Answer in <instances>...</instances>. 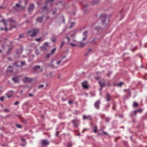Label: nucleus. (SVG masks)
<instances>
[{
  "mask_svg": "<svg viewBox=\"0 0 147 147\" xmlns=\"http://www.w3.org/2000/svg\"><path fill=\"white\" fill-rule=\"evenodd\" d=\"M83 38L82 40L83 41L85 40L87 37V31H86L83 33Z\"/></svg>",
  "mask_w": 147,
  "mask_h": 147,
  "instance_id": "obj_13",
  "label": "nucleus"
},
{
  "mask_svg": "<svg viewBox=\"0 0 147 147\" xmlns=\"http://www.w3.org/2000/svg\"><path fill=\"white\" fill-rule=\"evenodd\" d=\"M75 24V23L74 22H71L70 23V25L69 26V27L70 28H72L73 27Z\"/></svg>",
  "mask_w": 147,
  "mask_h": 147,
  "instance_id": "obj_23",
  "label": "nucleus"
},
{
  "mask_svg": "<svg viewBox=\"0 0 147 147\" xmlns=\"http://www.w3.org/2000/svg\"><path fill=\"white\" fill-rule=\"evenodd\" d=\"M2 52V51L1 50H0V53Z\"/></svg>",
  "mask_w": 147,
  "mask_h": 147,
  "instance_id": "obj_64",
  "label": "nucleus"
},
{
  "mask_svg": "<svg viewBox=\"0 0 147 147\" xmlns=\"http://www.w3.org/2000/svg\"><path fill=\"white\" fill-rule=\"evenodd\" d=\"M72 145V144L71 142H69L68 143L67 147H71Z\"/></svg>",
  "mask_w": 147,
  "mask_h": 147,
  "instance_id": "obj_26",
  "label": "nucleus"
},
{
  "mask_svg": "<svg viewBox=\"0 0 147 147\" xmlns=\"http://www.w3.org/2000/svg\"><path fill=\"white\" fill-rule=\"evenodd\" d=\"M137 111V112H141L142 111V110L141 109H138Z\"/></svg>",
  "mask_w": 147,
  "mask_h": 147,
  "instance_id": "obj_44",
  "label": "nucleus"
},
{
  "mask_svg": "<svg viewBox=\"0 0 147 147\" xmlns=\"http://www.w3.org/2000/svg\"><path fill=\"white\" fill-rule=\"evenodd\" d=\"M100 101L98 100L94 104V106L95 108L97 109H98L100 107Z\"/></svg>",
  "mask_w": 147,
  "mask_h": 147,
  "instance_id": "obj_8",
  "label": "nucleus"
},
{
  "mask_svg": "<svg viewBox=\"0 0 147 147\" xmlns=\"http://www.w3.org/2000/svg\"><path fill=\"white\" fill-rule=\"evenodd\" d=\"M64 43H65V42H64V41H62L61 42V45L60 46V47L61 48L63 46L64 44Z\"/></svg>",
  "mask_w": 147,
  "mask_h": 147,
  "instance_id": "obj_37",
  "label": "nucleus"
},
{
  "mask_svg": "<svg viewBox=\"0 0 147 147\" xmlns=\"http://www.w3.org/2000/svg\"><path fill=\"white\" fill-rule=\"evenodd\" d=\"M19 102L18 101H16L14 103V105H17L18 104Z\"/></svg>",
  "mask_w": 147,
  "mask_h": 147,
  "instance_id": "obj_39",
  "label": "nucleus"
},
{
  "mask_svg": "<svg viewBox=\"0 0 147 147\" xmlns=\"http://www.w3.org/2000/svg\"><path fill=\"white\" fill-rule=\"evenodd\" d=\"M52 40L53 42H54L55 41V39H52Z\"/></svg>",
  "mask_w": 147,
  "mask_h": 147,
  "instance_id": "obj_51",
  "label": "nucleus"
},
{
  "mask_svg": "<svg viewBox=\"0 0 147 147\" xmlns=\"http://www.w3.org/2000/svg\"><path fill=\"white\" fill-rule=\"evenodd\" d=\"M14 9L16 11L21 10L22 8L19 4H16V5L13 7Z\"/></svg>",
  "mask_w": 147,
  "mask_h": 147,
  "instance_id": "obj_4",
  "label": "nucleus"
},
{
  "mask_svg": "<svg viewBox=\"0 0 147 147\" xmlns=\"http://www.w3.org/2000/svg\"><path fill=\"white\" fill-rule=\"evenodd\" d=\"M19 36L20 38H21L22 36V35H20Z\"/></svg>",
  "mask_w": 147,
  "mask_h": 147,
  "instance_id": "obj_58",
  "label": "nucleus"
},
{
  "mask_svg": "<svg viewBox=\"0 0 147 147\" xmlns=\"http://www.w3.org/2000/svg\"><path fill=\"white\" fill-rule=\"evenodd\" d=\"M32 80V79H30L28 77H25L23 79V81L24 82H28Z\"/></svg>",
  "mask_w": 147,
  "mask_h": 147,
  "instance_id": "obj_12",
  "label": "nucleus"
},
{
  "mask_svg": "<svg viewBox=\"0 0 147 147\" xmlns=\"http://www.w3.org/2000/svg\"><path fill=\"white\" fill-rule=\"evenodd\" d=\"M62 18H63V23H64V17L63 16H62L61 17Z\"/></svg>",
  "mask_w": 147,
  "mask_h": 147,
  "instance_id": "obj_48",
  "label": "nucleus"
},
{
  "mask_svg": "<svg viewBox=\"0 0 147 147\" xmlns=\"http://www.w3.org/2000/svg\"><path fill=\"white\" fill-rule=\"evenodd\" d=\"M102 87H101L100 88V90H102Z\"/></svg>",
  "mask_w": 147,
  "mask_h": 147,
  "instance_id": "obj_61",
  "label": "nucleus"
},
{
  "mask_svg": "<svg viewBox=\"0 0 147 147\" xmlns=\"http://www.w3.org/2000/svg\"><path fill=\"white\" fill-rule=\"evenodd\" d=\"M54 60H53L51 61V64H47V66H49V67H50L52 68H57V67L55 66L54 65L52 64V62Z\"/></svg>",
  "mask_w": 147,
  "mask_h": 147,
  "instance_id": "obj_10",
  "label": "nucleus"
},
{
  "mask_svg": "<svg viewBox=\"0 0 147 147\" xmlns=\"http://www.w3.org/2000/svg\"><path fill=\"white\" fill-rule=\"evenodd\" d=\"M3 30V28H2L1 27V30Z\"/></svg>",
  "mask_w": 147,
  "mask_h": 147,
  "instance_id": "obj_59",
  "label": "nucleus"
},
{
  "mask_svg": "<svg viewBox=\"0 0 147 147\" xmlns=\"http://www.w3.org/2000/svg\"><path fill=\"white\" fill-rule=\"evenodd\" d=\"M84 13H86V12L85 10L84 11Z\"/></svg>",
  "mask_w": 147,
  "mask_h": 147,
  "instance_id": "obj_63",
  "label": "nucleus"
},
{
  "mask_svg": "<svg viewBox=\"0 0 147 147\" xmlns=\"http://www.w3.org/2000/svg\"><path fill=\"white\" fill-rule=\"evenodd\" d=\"M56 11H53V12L52 14L53 15L55 14L56 13Z\"/></svg>",
  "mask_w": 147,
  "mask_h": 147,
  "instance_id": "obj_52",
  "label": "nucleus"
},
{
  "mask_svg": "<svg viewBox=\"0 0 147 147\" xmlns=\"http://www.w3.org/2000/svg\"><path fill=\"white\" fill-rule=\"evenodd\" d=\"M66 38H67V39L68 41L69 42V38L68 37V36H66Z\"/></svg>",
  "mask_w": 147,
  "mask_h": 147,
  "instance_id": "obj_46",
  "label": "nucleus"
},
{
  "mask_svg": "<svg viewBox=\"0 0 147 147\" xmlns=\"http://www.w3.org/2000/svg\"><path fill=\"white\" fill-rule=\"evenodd\" d=\"M56 48H54L51 50L50 53L51 54V55H53L54 54L56 50Z\"/></svg>",
  "mask_w": 147,
  "mask_h": 147,
  "instance_id": "obj_20",
  "label": "nucleus"
},
{
  "mask_svg": "<svg viewBox=\"0 0 147 147\" xmlns=\"http://www.w3.org/2000/svg\"><path fill=\"white\" fill-rule=\"evenodd\" d=\"M13 65H16L17 67L19 66L18 65H17L16 63H14L13 64Z\"/></svg>",
  "mask_w": 147,
  "mask_h": 147,
  "instance_id": "obj_50",
  "label": "nucleus"
},
{
  "mask_svg": "<svg viewBox=\"0 0 147 147\" xmlns=\"http://www.w3.org/2000/svg\"><path fill=\"white\" fill-rule=\"evenodd\" d=\"M11 66H9L8 67V69H7L8 71L9 72H12L13 71V70L12 69H11Z\"/></svg>",
  "mask_w": 147,
  "mask_h": 147,
  "instance_id": "obj_21",
  "label": "nucleus"
},
{
  "mask_svg": "<svg viewBox=\"0 0 147 147\" xmlns=\"http://www.w3.org/2000/svg\"><path fill=\"white\" fill-rule=\"evenodd\" d=\"M97 127L96 126H95L94 127V133H96L97 131Z\"/></svg>",
  "mask_w": 147,
  "mask_h": 147,
  "instance_id": "obj_29",
  "label": "nucleus"
},
{
  "mask_svg": "<svg viewBox=\"0 0 147 147\" xmlns=\"http://www.w3.org/2000/svg\"><path fill=\"white\" fill-rule=\"evenodd\" d=\"M44 16H43L40 17H38L36 19V21L37 22H41L43 20V18Z\"/></svg>",
  "mask_w": 147,
  "mask_h": 147,
  "instance_id": "obj_16",
  "label": "nucleus"
},
{
  "mask_svg": "<svg viewBox=\"0 0 147 147\" xmlns=\"http://www.w3.org/2000/svg\"><path fill=\"white\" fill-rule=\"evenodd\" d=\"M70 44L71 46L73 47H74L76 45L75 44H74L72 43H70Z\"/></svg>",
  "mask_w": 147,
  "mask_h": 147,
  "instance_id": "obj_35",
  "label": "nucleus"
},
{
  "mask_svg": "<svg viewBox=\"0 0 147 147\" xmlns=\"http://www.w3.org/2000/svg\"><path fill=\"white\" fill-rule=\"evenodd\" d=\"M21 140H22L23 141L25 142V140L24 139V138L23 137H22Z\"/></svg>",
  "mask_w": 147,
  "mask_h": 147,
  "instance_id": "obj_43",
  "label": "nucleus"
},
{
  "mask_svg": "<svg viewBox=\"0 0 147 147\" xmlns=\"http://www.w3.org/2000/svg\"><path fill=\"white\" fill-rule=\"evenodd\" d=\"M70 33H71L70 36H73V34H74V32L71 31L70 32Z\"/></svg>",
  "mask_w": 147,
  "mask_h": 147,
  "instance_id": "obj_36",
  "label": "nucleus"
},
{
  "mask_svg": "<svg viewBox=\"0 0 147 147\" xmlns=\"http://www.w3.org/2000/svg\"><path fill=\"white\" fill-rule=\"evenodd\" d=\"M39 32L38 29H34L28 32V34L30 36L32 37L35 36Z\"/></svg>",
  "mask_w": 147,
  "mask_h": 147,
  "instance_id": "obj_2",
  "label": "nucleus"
},
{
  "mask_svg": "<svg viewBox=\"0 0 147 147\" xmlns=\"http://www.w3.org/2000/svg\"><path fill=\"white\" fill-rule=\"evenodd\" d=\"M35 72H38V71L40 70V71L42 72V69L40 70V66L39 65H37L34 66L33 68Z\"/></svg>",
  "mask_w": 147,
  "mask_h": 147,
  "instance_id": "obj_7",
  "label": "nucleus"
},
{
  "mask_svg": "<svg viewBox=\"0 0 147 147\" xmlns=\"http://www.w3.org/2000/svg\"><path fill=\"white\" fill-rule=\"evenodd\" d=\"M42 145L45 146L48 145L49 142L46 140H43L42 141Z\"/></svg>",
  "mask_w": 147,
  "mask_h": 147,
  "instance_id": "obj_14",
  "label": "nucleus"
},
{
  "mask_svg": "<svg viewBox=\"0 0 147 147\" xmlns=\"http://www.w3.org/2000/svg\"><path fill=\"white\" fill-rule=\"evenodd\" d=\"M72 122L75 127H78L79 125V120L78 119H76L73 120Z\"/></svg>",
  "mask_w": 147,
  "mask_h": 147,
  "instance_id": "obj_5",
  "label": "nucleus"
},
{
  "mask_svg": "<svg viewBox=\"0 0 147 147\" xmlns=\"http://www.w3.org/2000/svg\"><path fill=\"white\" fill-rule=\"evenodd\" d=\"M40 39H41V38H39L36 39V40L37 41H40Z\"/></svg>",
  "mask_w": 147,
  "mask_h": 147,
  "instance_id": "obj_42",
  "label": "nucleus"
},
{
  "mask_svg": "<svg viewBox=\"0 0 147 147\" xmlns=\"http://www.w3.org/2000/svg\"><path fill=\"white\" fill-rule=\"evenodd\" d=\"M107 18V16L105 15H100V17L99 19L101 20L102 23L105 22V20Z\"/></svg>",
  "mask_w": 147,
  "mask_h": 147,
  "instance_id": "obj_6",
  "label": "nucleus"
},
{
  "mask_svg": "<svg viewBox=\"0 0 147 147\" xmlns=\"http://www.w3.org/2000/svg\"><path fill=\"white\" fill-rule=\"evenodd\" d=\"M4 110L5 111H6V112H8L9 111V110H8V109H4Z\"/></svg>",
  "mask_w": 147,
  "mask_h": 147,
  "instance_id": "obj_47",
  "label": "nucleus"
},
{
  "mask_svg": "<svg viewBox=\"0 0 147 147\" xmlns=\"http://www.w3.org/2000/svg\"><path fill=\"white\" fill-rule=\"evenodd\" d=\"M102 133L103 134H104V135H107V133L106 132H105V131H102Z\"/></svg>",
  "mask_w": 147,
  "mask_h": 147,
  "instance_id": "obj_45",
  "label": "nucleus"
},
{
  "mask_svg": "<svg viewBox=\"0 0 147 147\" xmlns=\"http://www.w3.org/2000/svg\"><path fill=\"white\" fill-rule=\"evenodd\" d=\"M34 8V5L33 4H31L28 7V11L30 13L31 11H32V10Z\"/></svg>",
  "mask_w": 147,
  "mask_h": 147,
  "instance_id": "obj_9",
  "label": "nucleus"
},
{
  "mask_svg": "<svg viewBox=\"0 0 147 147\" xmlns=\"http://www.w3.org/2000/svg\"><path fill=\"white\" fill-rule=\"evenodd\" d=\"M13 92L12 91H9L8 93V94H9V95L7 96V97L9 98L10 97L13 95Z\"/></svg>",
  "mask_w": 147,
  "mask_h": 147,
  "instance_id": "obj_19",
  "label": "nucleus"
},
{
  "mask_svg": "<svg viewBox=\"0 0 147 147\" xmlns=\"http://www.w3.org/2000/svg\"><path fill=\"white\" fill-rule=\"evenodd\" d=\"M2 22L3 25L5 27V30L7 31V23L9 24L10 26L11 27L10 29V30H11L12 28H16L17 26V23L16 21L13 20L11 18H9L8 19L7 22H5V19L0 20V23Z\"/></svg>",
  "mask_w": 147,
  "mask_h": 147,
  "instance_id": "obj_1",
  "label": "nucleus"
},
{
  "mask_svg": "<svg viewBox=\"0 0 147 147\" xmlns=\"http://www.w3.org/2000/svg\"><path fill=\"white\" fill-rule=\"evenodd\" d=\"M12 49V48H10L8 50V52H9Z\"/></svg>",
  "mask_w": 147,
  "mask_h": 147,
  "instance_id": "obj_55",
  "label": "nucleus"
},
{
  "mask_svg": "<svg viewBox=\"0 0 147 147\" xmlns=\"http://www.w3.org/2000/svg\"><path fill=\"white\" fill-rule=\"evenodd\" d=\"M3 8V7L2 6H0V9H2Z\"/></svg>",
  "mask_w": 147,
  "mask_h": 147,
  "instance_id": "obj_60",
  "label": "nucleus"
},
{
  "mask_svg": "<svg viewBox=\"0 0 147 147\" xmlns=\"http://www.w3.org/2000/svg\"><path fill=\"white\" fill-rule=\"evenodd\" d=\"M78 135V136H80V133H79Z\"/></svg>",
  "mask_w": 147,
  "mask_h": 147,
  "instance_id": "obj_62",
  "label": "nucleus"
},
{
  "mask_svg": "<svg viewBox=\"0 0 147 147\" xmlns=\"http://www.w3.org/2000/svg\"><path fill=\"white\" fill-rule=\"evenodd\" d=\"M51 55L50 53H49L47 55V59L49 58L50 57Z\"/></svg>",
  "mask_w": 147,
  "mask_h": 147,
  "instance_id": "obj_31",
  "label": "nucleus"
},
{
  "mask_svg": "<svg viewBox=\"0 0 147 147\" xmlns=\"http://www.w3.org/2000/svg\"><path fill=\"white\" fill-rule=\"evenodd\" d=\"M138 105V103L135 102H134V104L133 105V107H135L137 106Z\"/></svg>",
  "mask_w": 147,
  "mask_h": 147,
  "instance_id": "obj_28",
  "label": "nucleus"
},
{
  "mask_svg": "<svg viewBox=\"0 0 147 147\" xmlns=\"http://www.w3.org/2000/svg\"><path fill=\"white\" fill-rule=\"evenodd\" d=\"M44 45L46 46V47H48V42H46L45 43Z\"/></svg>",
  "mask_w": 147,
  "mask_h": 147,
  "instance_id": "obj_30",
  "label": "nucleus"
},
{
  "mask_svg": "<svg viewBox=\"0 0 147 147\" xmlns=\"http://www.w3.org/2000/svg\"><path fill=\"white\" fill-rule=\"evenodd\" d=\"M12 80L15 83H18L19 82V77L18 76H15L12 78Z\"/></svg>",
  "mask_w": 147,
  "mask_h": 147,
  "instance_id": "obj_15",
  "label": "nucleus"
},
{
  "mask_svg": "<svg viewBox=\"0 0 147 147\" xmlns=\"http://www.w3.org/2000/svg\"><path fill=\"white\" fill-rule=\"evenodd\" d=\"M83 119L84 120L86 119H91V117L90 115L86 116L85 115H84L83 116Z\"/></svg>",
  "mask_w": 147,
  "mask_h": 147,
  "instance_id": "obj_17",
  "label": "nucleus"
},
{
  "mask_svg": "<svg viewBox=\"0 0 147 147\" xmlns=\"http://www.w3.org/2000/svg\"><path fill=\"white\" fill-rule=\"evenodd\" d=\"M21 63L22 66L23 65L25 64V62L24 61H21Z\"/></svg>",
  "mask_w": 147,
  "mask_h": 147,
  "instance_id": "obj_38",
  "label": "nucleus"
},
{
  "mask_svg": "<svg viewBox=\"0 0 147 147\" xmlns=\"http://www.w3.org/2000/svg\"><path fill=\"white\" fill-rule=\"evenodd\" d=\"M111 96L109 94L107 93V94L106 96L105 97V98L107 101H108L111 100Z\"/></svg>",
  "mask_w": 147,
  "mask_h": 147,
  "instance_id": "obj_18",
  "label": "nucleus"
},
{
  "mask_svg": "<svg viewBox=\"0 0 147 147\" xmlns=\"http://www.w3.org/2000/svg\"><path fill=\"white\" fill-rule=\"evenodd\" d=\"M42 48L43 50H46L47 49L48 47L43 45L42 46Z\"/></svg>",
  "mask_w": 147,
  "mask_h": 147,
  "instance_id": "obj_24",
  "label": "nucleus"
},
{
  "mask_svg": "<svg viewBox=\"0 0 147 147\" xmlns=\"http://www.w3.org/2000/svg\"><path fill=\"white\" fill-rule=\"evenodd\" d=\"M58 135V132H57H57H56V136H57V135Z\"/></svg>",
  "mask_w": 147,
  "mask_h": 147,
  "instance_id": "obj_57",
  "label": "nucleus"
},
{
  "mask_svg": "<svg viewBox=\"0 0 147 147\" xmlns=\"http://www.w3.org/2000/svg\"><path fill=\"white\" fill-rule=\"evenodd\" d=\"M33 94H29V96L30 97L32 96H33Z\"/></svg>",
  "mask_w": 147,
  "mask_h": 147,
  "instance_id": "obj_49",
  "label": "nucleus"
},
{
  "mask_svg": "<svg viewBox=\"0 0 147 147\" xmlns=\"http://www.w3.org/2000/svg\"><path fill=\"white\" fill-rule=\"evenodd\" d=\"M84 43H82L78 45V47H80L82 48L84 46Z\"/></svg>",
  "mask_w": 147,
  "mask_h": 147,
  "instance_id": "obj_25",
  "label": "nucleus"
},
{
  "mask_svg": "<svg viewBox=\"0 0 147 147\" xmlns=\"http://www.w3.org/2000/svg\"><path fill=\"white\" fill-rule=\"evenodd\" d=\"M43 86V85H39V86H38V88H42Z\"/></svg>",
  "mask_w": 147,
  "mask_h": 147,
  "instance_id": "obj_34",
  "label": "nucleus"
},
{
  "mask_svg": "<svg viewBox=\"0 0 147 147\" xmlns=\"http://www.w3.org/2000/svg\"><path fill=\"white\" fill-rule=\"evenodd\" d=\"M49 19V17H46V20H47Z\"/></svg>",
  "mask_w": 147,
  "mask_h": 147,
  "instance_id": "obj_54",
  "label": "nucleus"
},
{
  "mask_svg": "<svg viewBox=\"0 0 147 147\" xmlns=\"http://www.w3.org/2000/svg\"><path fill=\"white\" fill-rule=\"evenodd\" d=\"M62 59H61V60H60L58 61H57V65H59L60 63L61 62V61H62Z\"/></svg>",
  "mask_w": 147,
  "mask_h": 147,
  "instance_id": "obj_33",
  "label": "nucleus"
},
{
  "mask_svg": "<svg viewBox=\"0 0 147 147\" xmlns=\"http://www.w3.org/2000/svg\"><path fill=\"white\" fill-rule=\"evenodd\" d=\"M123 84L122 82H120L119 83L117 84V85L119 86H121Z\"/></svg>",
  "mask_w": 147,
  "mask_h": 147,
  "instance_id": "obj_27",
  "label": "nucleus"
},
{
  "mask_svg": "<svg viewBox=\"0 0 147 147\" xmlns=\"http://www.w3.org/2000/svg\"><path fill=\"white\" fill-rule=\"evenodd\" d=\"M82 86L84 88H87L88 87L87 85V82L86 81H84L82 83Z\"/></svg>",
  "mask_w": 147,
  "mask_h": 147,
  "instance_id": "obj_11",
  "label": "nucleus"
},
{
  "mask_svg": "<svg viewBox=\"0 0 147 147\" xmlns=\"http://www.w3.org/2000/svg\"><path fill=\"white\" fill-rule=\"evenodd\" d=\"M22 91H21V92H20V94L22 95Z\"/></svg>",
  "mask_w": 147,
  "mask_h": 147,
  "instance_id": "obj_53",
  "label": "nucleus"
},
{
  "mask_svg": "<svg viewBox=\"0 0 147 147\" xmlns=\"http://www.w3.org/2000/svg\"><path fill=\"white\" fill-rule=\"evenodd\" d=\"M16 126L18 128H21V126L17 124V125H16Z\"/></svg>",
  "mask_w": 147,
  "mask_h": 147,
  "instance_id": "obj_40",
  "label": "nucleus"
},
{
  "mask_svg": "<svg viewBox=\"0 0 147 147\" xmlns=\"http://www.w3.org/2000/svg\"><path fill=\"white\" fill-rule=\"evenodd\" d=\"M99 83L101 87H103L105 85V83L104 82L101 83L100 82H99Z\"/></svg>",
  "mask_w": 147,
  "mask_h": 147,
  "instance_id": "obj_22",
  "label": "nucleus"
},
{
  "mask_svg": "<svg viewBox=\"0 0 147 147\" xmlns=\"http://www.w3.org/2000/svg\"><path fill=\"white\" fill-rule=\"evenodd\" d=\"M137 112V111L136 110H135L133 111V113L134 115H136V114Z\"/></svg>",
  "mask_w": 147,
  "mask_h": 147,
  "instance_id": "obj_41",
  "label": "nucleus"
},
{
  "mask_svg": "<svg viewBox=\"0 0 147 147\" xmlns=\"http://www.w3.org/2000/svg\"><path fill=\"white\" fill-rule=\"evenodd\" d=\"M54 0H48L46 3L45 5L42 8V10L45 11L47 10L48 9L47 8V6L49 5H51L54 3Z\"/></svg>",
  "mask_w": 147,
  "mask_h": 147,
  "instance_id": "obj_3",
  "label": "nucleus"
},
{
  "mask_svg": "<svg viewBox=\"0 0 147 147\" xmlns=\"http://www.w3.org/2000/svg\"><path fill=\"white\" fill-rule=\"evenodd\" d=\"M4 97L2 96L0 98V100L1 101H3L4 100Z\"/></svg>",
  "mask_w": 147,
  "mask_h": 147,
  "instance_id": "obj_32",
  "label": "nucleus"
},
{
  "mask_svg": "<svg viewBox=\"0 0 147 147\" xmlns=\"http://www.w3.org/2000/svg\"><path fill=\"white\" fill-rule=\"evenodd\" d=\"M68 103L70 104H71L72 103V102L71 101H69Z\"/></svg>",
  "mask_w": 147,
  "mask_h": 147,
  "instance_id": "obj_56",
  "label": "nucleus"
}]
</instances>
